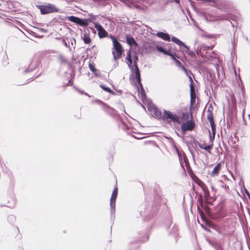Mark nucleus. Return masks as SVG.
<instances>
[{"label": "nucleus", "instance_id": "1", "mask_svg": "<svg viewBox=\"0 0 250 250\" xmlns=\"http://www.w3.org/2000/svg\"><path fill=\"white\" fill-rule=\"evenodd\" d=\"M138 61V58L137 56H135L134 58V66H133V69H134V72H132V73H134L135 75L136 78V81L139 85L138 87V90L139 91L140 95L141 96L142 101L145 102V100L146 99V95L145 93V90L144 89L143 86L142 84L141 83V76H140V70L139 69L137 65V62Z\"/></svg>", "mask_w": 250, "mask_h": 250}, {"label": "nucleus", "instance_id": "2", "mask_svg": "<svg viewBox=\"0 0 250 250\" xmlns=\"http://www.w3.org/2000/svg\"><path fill=\"white\" fill-rule=\"evenodd\" d=\"M110 38L112 41L113 47L112 48V53L114 60L116 61L121 58L124 50L122 44L118 40L113 36L111 35Z\"/></svg>", "mask_w": 250, "mask_h": 250}, {"label": "nucleus", "instance_id": "3", "mask_svg": "<svg viewBox=\"0 0 250 250\" xmlns=\"http://www.w3.org/2000/svg\"><path fill=\"white\" fill-rule=\"evenodd\" d=\"M89 18L87 19H82L75 16L68 17L67 19L68 21L76 23L81 26H86L88 25V22H91L94 24L95 21L97 20V16L89 14Z\"/></svg>", "mask_w": 250, "mask_h": 250}, {"label": "nucleus", "instance_id": "4", "mask_svg": "<svg viewBox=\"0 0 250 250\" xmlns=\"http://www.w3.org/2000/svg\"><path fill=\"white\" fill-rule=\"evenodd\" d=\"M162 118L164 120H166L168 122H172L174 123H181L179 118L176 114H173L169 111L164 110Z\"/></svg>", "mask_w": 250, "mask_h": 250}, {"label": "nucleus", "instance_id": "5", "mask_svg": "<svg viewBox=\"0 0 250 250\" xmlns=\"http://www.w3.org/2000/svg\"><path fill=\"white\" fill-rule=\"evenodd\" d=\"M39 8L42 14H46L54 12H57V8L53 4H48L46 5L39 6Z\"/></svg>", "mask_w": 250, "mask_h": 250}, {"label": "nucleus", "instance_id": "6", "mask_svg": "<svg viewBox=\"0 0 250 250\" xmlns=\"http://www.w3.org/2000/svg\"><path fill=\"white\" fill-rule=\"evenodd\" d=\"M171 40L174 43H176L179 46H182L185 49H186V52L191 57L193 58L195 56L194 53L192 51L190 50L189 47L187 46L184 42H183L179 39L176 37H172Z\"/></svg>", "mask_w": 250, "mask_h": 250}, {"label": "nucleus", "instance_id": "7", "mask_svg": "<svg viewBox=\"0 0 250 250\" xmlns=\"http://www.w3.org/2000/svg\"><path fill=\"white\" fill-rule=\"evenodd\" d=\"M118 188L116 187L112 191L111 197L110 198V206L111 208V213H114L115 211V202L117 196Z\"/></svg>", "mask_w": 250, "mask_h": 250}, {"label": "nucleus", "instance_id": "8", "mask_svg": "<svg viewBox=\"0 0 250 250\" xmlns=\"http://www.w3.org/2000/svg\"><path fill=\"white\" fill-rule=\"evenodd\" d=\"M194 127V124L192 121H188L182 124L181 129L183 134L187 131H191Z\"/></svg>", "mask_w": 250, "mask_h": 250}, {"label": "nucleus", "instance_id": "9", "mask_svg": "<svg viewBox=\"0 0 250 250\" xmlns=\"http://www.w3.org/2000/svg\"><path fill=\"white\" fill-rule=\"evenodd\" d=\"M94 27L95 28H96L98 32V34L100 38H103L107 36V32L99 23L94 22Z\"/></svg>", "mask_w": 250, "mask_h": 250}, {"label": "nucleus", "instance_id": "10", "mask_svg": "<svg viewBox=\"0 0 250 250\" xmlns=\"http://www.w3.org/2000/svg\"><path fill=\"white\" fill-rule=\"evenodd\" d=\"M198 145L200 148L207 150L208 153H210V150L212 149L213 144L207 145L205 142H200L198 143Z\"/></svg>", "mask_w": 250, "mask_h": 250}, {"label": "nucleus", "instance_id": "11", "mask_svg": "<svg viewBox=\"0 0 250 250\" xmlns=\"http://www.w3.org/2000/svg\"><path fill=\"white\" fill-rule=\"evenodd\" d=\"M156 36L165 41H169L170 40V36L168 34L162 32H158Z\"/></svg>", "mask_w": 250, "mask_h": 250}, {"label": "nucleus", "instance_id": "12", "mask_svg": "<svg viewBox=\"0 0 250 250\" xmlns=\"http://www.w3.org/2000/svg\"><path fill=\"white\" fill-rule=\"evenodd\" d=\"M221 165L220 163L217 164L215 167H214L211 175L212 176H217L219 174V172L221 169Z\"/></svg>", "mask_w": 250, "mask_h": 250}, {"label": "nucleus", "instance_id": "13", "mask_svg": "<svg viewBox=\"0 0 250 250\" xmlns=\"http://www.w3.org/2000/svg\"><path fill=\"white\" fill-rule=\"evenodd\" d=\"M126 60L128 61L127 64L129 67L131 69L132 72H134L133 66H131L132 61L131 57V52L129 51L127 52V56L126 58Z\"/></svg>", "mask_w": 250, "mask_h": 250}, {"label": "nucleus", "instance_id": "14", "mask_svg": "<svg viewBox=\"0 0 250 250\" xmlns=\"http://www.w3.org/2000/svg\"><path fill=\"white\" fill-rule=\"evenodd\" d=\"M126 42L129 45H134L135 46H137L138 44L135 42V41L133 38L127 36L126 37Z\"/></svg>", "mask_w": 250, "mask_h": 250}, {"label": "nucleus", "instance_id": "15", "mask_svg": "<svg viewBox=\"0 0 250 250\" xmlns=\"http://www.w3.org/2000/svg\"><path fill=\"white\" fill-rule=\"evenodd\" d=\"M83 39L84 42L86 44L89 43L91 42V39L87 34L85 33L83 37Z\"/></svg>", "mask_w": 250, "mask_h": 250}, {"label": "nucleus", "instance_id": "16", "mask_svg": "<svg viewBox=\"0 0 250 250\" xmlns=\"http://www.w3.org/2000/svg\"><path fill=\"white\" fill-rule=\"evenodd\" d=\"M222 19H223V18H221L220 17H213L211 16H208V17H207V20L208 21H216L217 20H222Z\"/></svg>", "mask_w": 250, "mask_h": 250}, {"label": "nucleus", "instance_id": "17", "mask_svg": "<svg viewBox=\"0 0 250 250\" xmlns=\"http://www.w3.org/2000/svg\"><path fill=\"white\" fill-rule=\"evenodd\" d=\"M190 104L191 105L193 106L195 104V100L196 95V94H190Z\"/></svg>", "mask_w": 250, "mask_h": 250}, {"label": "nucleus", "instance_id": "18", "mask_svg": "<svg viewBox=\"0 0 250 250\" xmlns=\"http://www.w3.org/2000/svg\"><path fill=\"white\" fill-rule=\"evenodd\" d=\"M89 68L90 70L93 72L95 75L98 76V74L96 73L97 70L94 67V64L93 63H89Z\"/></svg>", "mask_w": 250, "mask_h": 250}, {"label": "nucleus", "instance_id": "19", "mask_svg": "<svg viewBox=\"0 0 250 250\" xmlns=\"http://www.w3.org/2000/svg\"><path fill=\"white\" fill-rule=\"evenodd\" d=\"M156 48L158 51L162 52L164 54H169L168 51L165 50L162 46H157Z\"/></svg>", "mask_w": 250, "mask_h": 250}, {"label": "nucleus", "instance_id": "20", "mask_svg": "<svg viewBox=\"0 0 250 250\" xmlns=\"http://www.w3.org/2000/svg\"><path fill=\"white\" fill-rule=\"evenodd\" d=\"M207 119L210 124L213 125L214 123L213 116L211 113H209L207 116Z\"/></svg>", "mask_w": 250, "mask_h": 250}, {"label": "nucleus", "instance_id": "21", "mask_svg": "<svg viewBox=\"0 0 250 250\" xmlns=\"http://www.w3.org/2000/svg\"><path fill=\"white\" fill-rule=\"evenodd\" d=\"M100 87L103 89L104 90V91L108 92V93H112V91L111 90V89L109 88V87H107L106 86H105V85H100Z\"/></svg>", "mask_w": 250, "mask_h": 250}, {"label": "nucleus", "instance_id": "22", "mask_svg": "<svg viewBox=\"0 0 250 250\" xmlns=\"http://www.w3.org/2000/svg\"><path fill=\"white\" fill-rule=\"evenodd\" d=\"M195 93V87L193 83L190 84V94H194Z\"/></svg>", "mask_w": 250, "mask_h": 250}, {"label": "nucleus", "instance_id": "23", "mask_svg": "<svg viewBox=\"0 0 250 250\" xmlns=\"http://www.w3.org/2000/svg\"><path fill=\"white\" fill-rule=\"evenodd\" d=\"M210 126H211V128L212 131V134L213 135V139L214 138L215 134V125L214 123L213 124V125L210 124Z\"/></svg>", "mask_w": 250, "mask_h": 250}, {"label": "nucleus", "instance_id": "24", "mask_svg": "<svg viewBox=\"0 0 250 250\" xmlns=\"http://www.w3.org/2000/svg\"><path fill=\"white\" fill-rule=\"evenodd\" d=\"M96 102L97 103L99 104L100 105H101L103 107V108H109V107L106 105L104 104L102 102L100 101H96Z\"/></svg>", "mask_w": 250, "mask_h": 250}, {"label": "nucleus", "instance_id": "25", "mask_svg": "<svg viewBox=\"0 0 250 250\" xmlns=\"http://www.w3.org/2000/svg\"><path fill=\"white\" fill-rule=\"evenodd\" d=\"M182 69L184 71L187 77H188V76L192 75L191 72L188 71L184 67H183Z\"/></svg>", "mask_w": 250, "mask_h": 250}, {"label": "nucleus", "instance_id": "26", "mask_svg": "<svg viewBox=\"0 0 250 250\" xmlns=\"http://www.w3.org/2000/svg\"><path fill=\"white\" fill-rule=\"evenodd\" d=\"M168 53H169V54H167V55L170 56V57H171V58L173 60H176V59H175V58L174 56L173 55V54H172V53L170 52V51H168Z\"/></svg>", "mask_w": 250, "mask_h": 250}, {"label": "nucleus", "instance_id": "27", "mask_svg": "<svg viewBox=\"0 0 250 250\" xmlns=\"http://www.w3.org/2000/svg\"><path fill=\"white\" fill-rule=\"evenodd\" d=\"M59 59H60L62 62H65V59H64V58L63 57V56H62V55H60V56H59Z\"/></svg>", "mask_w": 250, "mask_h": 250}, {"label": "nucleus", "instance_id": "28", "mask_svg": "<svg viewBox=\"0 0 250 250\" xmlns=\"http://www.w3.org/2000/svg\"><path fill=\"white\" fill-rule=\"evenodd\" d=\"M188 78L189 79L190 83H193V80H192L191 75L188 76Z\"/></svg>", "mask_w": 250, "mask_h": 250}, {"label": "nucleus", "instance_id": "29", "mask_svg": "<svg viewBox=\"0 0 250 250\" xmlns=\"http://www.w3.org/2000/svg\"><path fill=\"white\" fill-rule=\"evenodd\" d=\"M154 113L156 115V116H158V111L157 110V109L154 108Z\"/></svg>", "mask_w": 250, "mask_h": 250}, {"label": "nucleus", "instance_id": "30", "mask_svg": "<svg viewBox=\"0 0 250 250\" xmlns=\"http://www.w3.org/2000/svg\"><path fill=\"white\" fill-rule=\"evenodd\" d=\"M78 91H79L81 94H85V95H88L87 93H84L83 92H82V91H81V90H78Z\"/></svg>", "mask_w": 250, "mask_h": 250}, {"label": "nucleus", "instance_id": "31", "mask_svg": "<svg viewBox=\"0 0 250 250\" xmlns=\"http://www.w3.org/2000/svg\"><path fill=\"white\" fill-rule=\"evenodd\" d=\"M246 193H247L248 196L249 197V198L250 199V194L249 193V192L248 191H246Z\"/></svg>", "mask_w": 250, "mask_h": 250}, {"label": "nucleus", "instance_id": "32", "mask_svg": "<svg viewBox=\"0 0 250 250\" xmlns=\"http://www.w3.org/2000/svg\"><path fill=\"white\" fill-rule=\"evenodd\" d=\"M175 61V62H176V63H177V64H178V63H181L180 62V61H179L178 60H176V59Z\"/></svg>", "mask_w": 250, "mask_h": 250}, {"label": "nucleus", "instance_id": "33", "mask_svg": "<svg viewBox=\"0 0 250 250\" xmlns=\"http://www.w3.org/2000/svg\"><path fill=\"white\" fill-rule=\"evenodd\" d=\"M28 72V69H25V70H24V72H25V73H26V72Z\"/></svg>", "mask_w": 250, "mask_h": 250}, {"label": "nucleus", "instance_id": "34", "mask_svg": "<svg viewBox=\"0 0 250 250\" xmlns=\"http://www.w3.org/2000/svg\"><path fill=\"white\" fill-rule=\"evenodd\" d=\"M175 1L177 3H179V0H175Z\"/></svg>", "mask_w": 250, "mask_h": 250}, {"label": "nucleus", "instance_id": "35", "mask_svg": "<svg viewBox=\"0 0 250 250\" xmlns=\"http://www.w3.org/2000/svg\"><path fill=\"white\" fill-rule=\"evenodd\" d=\"M64 45H65V46L67 47V44L66 42H65Z\"/></svg>", "mask_w": 250, "mask_h": 250}, {"label": "nucleus", "instance_id": "36", "mask_svg": "<svg viewBox=\"0 0 250 250\" xmlns=\"http://www.w3.org/2000/svg\"><path fill=\"white\" fill-rule=\"evenodd\" d=\"M208 193H205V195H206V196H207V195H208Z\"/></svg>", "mask_w": 250, "mask_h": 250}, {"label": "nucleus", "instance_id": "37", "mask_svg": "<svg viewBox=\"0 0 250 250\" xmlns=\"http://www.w3.org/2000/svg\"><path fill=\"white\" fill-rule=\"evenodd\" d=\"M208 193H205V195H206V196H207V195H208Z\"/></svg>", "mask_w": 250, "mask_h": 250}, {"label": "nucleus", "instance_id": "38", "mask_svg": "<svg viewBox=\"0 0 250 250\" xmlns=\"http://www.w3.org/2000/svg\"><path fill=\"white\" fill-rule=\"evenodd\" d=\"M249 119L250 120V114L249 115Z\"/></svg>", "mask_w": 250, "mask_h": 250}, {"label": "nucleus", "instance_id": "39", "mask_svg": "<svg viewBox=\"0 0 250 250\" xmlns=\"http://www.w3.org/2000/svg\"><path fill=\"white\" fill-rule=\"evenodd\" d=\"M210 140H212V138H211V136H210Z\"/></svg>", "mask_w": 250, "mask_h": 250}]
</instances>
